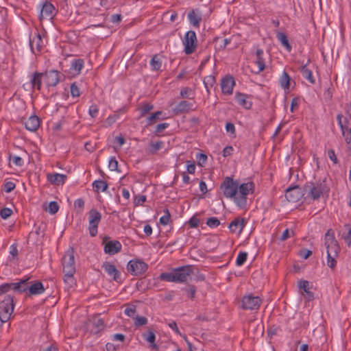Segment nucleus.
<instances>
[{"label":"nucleus","mask_w":351,"mask_h":351,"mask_svg":"<svg viewBox=\"0 0 351 351\" xmlns=\"http://www.w3.org/2000/svg\"><path fill=\"white\" fill-rule=\"evenodd\" d=\"M193 273V266L185 265L175 268L171 272L162 273L159 278L167 282L182 283L186 282Z\"/></svg>","instance_id":"f257e3e1"},{"label":"nucleus","mask_w":351,"mask_h":351,"mask_svg":"<svg viewBox=\"0 0 351 351\" xmlns=\"http://www.w3.org/2000/svg\"><path fill=\"white\" fill-rule=\"evenodd\" d=\"M20 293H25L27 296L40 295L45 291L40 281H29V279L26 278L20 280Z\"/></svg>","instance_id":"f03ea898"},{"label":"nucleus","mask_w":351,"mask_h":351,"mask_svg":"<svg viewBox=\"0 0 351 351\" xmlns=\"http://www.w3.org/2000/svg\"><path fill=\"white\" fill-rule=\"evenodd\" d=\"M303 191L304 195L306 197H309L313 200L318 199L320 196L328 191L326 184L324 182H307L303 186Z\"/></svg>","instance_id":"7ed1b4c3"},{"label":"nucleus","mask_w":351,"mask_h":351,"mask_svg":"<svg viewBox=\"0 0 351 351\" xmlns=\"http://www.w3.org/2000/svg\"><path fill=\"white\" fill-rule=\"evenodd\" d=\"M254 184L252 182L238 184V191L235 197V204L239 208H244L247 204V196L250 192H253Z\"/></svg>","instance_id":"20e7f679"},{"label":"nucleus","mask_w":351,"mask_h":351,"mask_svg":"<svg viewBox=\"0 0 351 351\" xmlns=\"http://www.w3.org/2000/svg\"><path fill=\"white\" fill-rule=\"evenodd\" d=\"M223 195L226 198L232 199L235 202V197L238 191V181L231 177H226L220 186Z\"/></svg>","instance_id":"39448f33"},{"label":"nucleus","mask_w":351,"mask_h":351,"mask_svg":"<svg viewBox=\"0 0 351 351\" xmlns=\"http://www.w3.org/2000/svg\"><path fill=\"white\" fill-rule=\"evenodd\" d=\"M14 311V297L8 295L5 299L0 302V320L1 322H6L10 317Z\"/></svg>","instance_id":"423d86ee"},{"label":"nucleus","mask_w":351,"mask_h":351,"mask_svg":"<svg viewBox=\"0 0 351 351\" xmlns=\"http://www.w3.org/2000/svg\"><path fill=\"white\" fill-rule=\"evenodd\" d=\"M263 302L262 298L249 293L243 296L241 300L242 308L244 310H258Z\"/></svg>","instance_id":"0eeeda50"},{"label":"nucleus","mask_w":351,"mask_h":351,"mask_svg":"<svg viewBox=\"0 0 351 351\" xmlns=\"http://www.w3.org/2000/svg\"><path fill=\"white\" fill-rule=\"evenodd\" d=\"M324 245L327 254H338L340 251L337 241L335 239L334 232L328 230L325 234Z\"/></svg>","instance_id":"6e6552de"},{"label":"nucleus","mask_w":351,"mask_h":351,"mask_svg":"<svg viewBox=\"0 0 351 351\" xmlns=\"http://www.w3.org/2000/svg\"><path fill=\"white\" fill-rule=\"evenodd\" d=\"M148 269V265L138 259L131 260L128 262L127 269L132 276H141Z\"/></svg>","instance_id":"1a4fd4ad"},{"label":"nucleus","mask_w":351,"mask_h":351,"mask_svg":"<svg viewBox=\"0 0 351 351\" xmlns=\"http://www.w3.org/2000/svg\"><path fill=\"white\" fill-rule=\"evenodd\" d=\"M101 215L96 209L93 208L88 213V230L91 237H95L97 234L98 225L101 221Z\"/></svg>","instance_id":"9d476101"},{"label":"nucleus","mask_w":351,"mask_h":351,"mask_svg":"<svg viewBox=\"0 0 351 351\" xmlns=\"http://www.w3.org/2000/svg\"><path fill=\"white\" fill-rule=\"evenodd\" d=\"M183 44L184 46V51L186 54L189 55L195 51L197 45V40L194 31L190 30L186 33Z\"/></svg>","instance_id":"9b49d317"},{"label":"nucleus","mask_w":351,"mask_h":351,"mask_svg":"<svg viewBox=\"0 0 351 351\" xmlns=\"http://www.w3.org/2000/svg\"><path fill=\"white\" fill-rule=\"evenodd\" d=\"M63 272L69 274L75 273L74 250L69 249L62 257Z\"/></svg>","instance_id":"f8f14e48"},{"label":"nucleus","mask_w":351,"mask_h":351,"mask_svg":"<svg viewBox=\"0 0 351 351\" xmlns=\"http://www.w3.org/2000/svg\"><path fill=\"white\" fill-rule=\"evenodd\" d=\"M44 73V83L47 88L54 87L58 84L62 74L56 70H50Z\"/></svg>","instance_id":"ddd939ff"},{"label":"nucleus","mask_w":351,"mask_h":351,"mask_svg":"<svg viewBox=\"0 0 351 351\" xmlns=\"http://www.w3.org/2000/svg\"><path fill=\"white\" fill-rule=\"evenodd\" d=\"M303 196H304L303 188L298 186L289 187L285 191V197L290 202H298Z\"/></svg>","instance_id":"4468645a"},{"label":"nucleus","mask_w":351,"mask_h":351,"mask_svg":"<svg viewBox=\"0 0 351 351\" xmlns=\"http://www.w3.org/2000/svg\"><path fill=\"white\" fill-rule=\"evenodd\" d=\"M29 45L33 53L37 54L40 52L44 46V42L39 33H35L29 38Z\"/></svg>","instance_id":"2eb2a0df"},{"label":"nucleus","mask_w":351,"mask_h":351,"mask_svg":"<svg viewBox=\"0 0 351 351\" xmlns=\"http://www.w3.org/2000/svg\"><path fill=\"white\" fill-rule=\"evenodd\" d=\"M235 85V81L232 76H226L221 82V91L225 95H232L233 88Z\"/></svg>","instance_id":"dca6fc26"},{"label":"nucleus","mask_w":351,"mask_h":351,"mask_svg":"<svg viewBox=\"0 0 351 351\" xmlns=\"http://www.w3.org/2000/svg\"><path fill=\"white\" fill-rule=\"evenodd\" d=\"M102 269L117 282L120 280V271L116 268L114 264L110 262H105L101 266Z\"/></svg>","instance_id":"f3484780"},{"label":"nucleus","mask_w":351,"mask_h":351,"mask_svg":"<svg viewBox=\"0 0 351 351\" xmlns=\"http://www.w3.org/2000/svg\"><path fill=\"white\" fill-rule=\"evenodd\" d=\"M55 14V8L52 3L46 1L42 7L40 14V19L43 20L44 19H51Z\"/></svg>","instance_id":"a211bd4d"},{"label":"nucleus","mask_w":351,"mask_h":351,"mask_svg":"<svg viewBox=\"0 0 351 351\" xmlns=\"http://www.w3.org/2000/svg\"><path fill=\"white\" fill-rule=\"evenodd\" d=\"M121 243L119 241H110L104 245V252L110 255H114L121 250Z\"/></svg>","instance_id":"6ab92c4d"},{"label":"nucleus","mask_w":351,"mask_h":351,"mask_svg":"<svg viewBox=\"0 0 351 351\" xmlns=\"http://www.w3.org/2000/svg\"><path fill=\"white\" fill-rule=\"evenodd\" d=\"M246 221L244 218L237 217L229 224V229L232 233H241L245 226Z\"/></svg>","instance_id":"aec40b11"},{"label":"nucleus","mask_w":351,"mask_h":351,"mask_svg":"<svg viewBox=\"0 0 351 351\" xmlns=\"http://www.w3.org/2000/svg\"><path fill=\"white\" fill-rule=\"evenodd\" d=\"M195 110V107H194L193 104L188 101L183 100L176 105V106L173 109V111L176 114H179L187 112L190 110Z\"/></svg>","instance_id":"412c9836"},{"label":"nucleus","mask_w":351,"mask_h":351,"mask_svg":"<svg viewBox=\"0 0 351 351\" xmlns=\"http://www.w3.org/2000/svg\"><path fill=\"white\" fill-rule=\"evenodd\" d=\"M44 82V73L36 71L32 73L30 82L33 90H40L42 82Z\"/></svg>","instance_id":"4be33fe9"},{"label":"nucleus","mask_w":351,"mask_h":351,"mask_svg":"<svg viewBox=\"0 0 351 351\" xmlns=\"http://www.w3.org/2000/svg\"><path fill=\"white\" fill-rule=\"evenodd\" d=\"M21 288V285L20 284V280L16 282L3 283L0 285V295L10 291H14V292L20 293Z\"/></svg>","instance_id":"5701e85b"},{"label":"nucleus","mask_w":351,"mask_h":351,"mask_svg":"<svg viewBox=\"0 0 351 351\" xmlns=\"http://www.w3.org/2000/svg\"><path fill=\"white\" fill-rule=\"evenodd\" d=\"M24 124L27 130L35 132L40 126V119L36 115H32L25 121Z\"/></svg>","instance_id":"b1692460"},{"label":"nucleus","mask_w":351,"mask_h":351,"mask_svg":"<svg viewBox=\"0 0 351 351\" xmlns=\"http://www.w3.org/2000/svg\"><path fill=\"white\" fill-rule=\"evenodd\" d=\"M234 97L236 101L244 108L250 109L252 108V103L247 99L249 97L247 95L237 92L235 93Z\"/></svg>","instance_id":"393cba45"},{"label":"nucleus","mask_w":351,"mask_h":351,"mask_svg":"<svg viewBox=\"0 0 351 351\" xmlns=\"http://www.w3.org/2000/svg\"><path fill=\"white\" fill-rule=\"evenodd\" d=\"M188 19L193 27L198 28L202 21V14L197 10H192L188 14Z\"/></svg>","instance_id":"a878e982"},{"label":"nucleus","mask_w":351,"mask_h":351,"mask_svg":"<svg viewBox=\"0 0 351 351\" xmlns=\"http://www.w3.org/2000/svg\"><path fill=\"white\" fill-rule=\"evenodd\" d=\"M90 321L94 326V329L92 330L93 333L97 334L104 330L105 327L104 321L99 315L93 316Z\"/></svg>","instance_id":"bb28decb"},{"label":"nucleus","mask_w":351,"mask_h":351,"mask_svg":"<svg viewBox=\"0 0 351 351\" xmlns=\"http://www.w3.org/2000/svg\"><path fill=\"white\" fill-rule=\"evenodd\" d=\"M47 180L53 184L60 185L65 182L66 176L58 173H49L47 174Z\"/></svg>","instance_id":"cd10ccee"},{"label":"nucleus","mask_w":351,"mask_h":351,"mask_svg":"<svg viewBox=\"0 0 351 351\" xmlns=\"http://www.w3.org/2000/svg\"><path fill=\"white\" fill-rule=\"evenodd\" d=\"M263 50L261 49H258L256 51V60L255 61V64L258 66V71H256V73L261 72L265 68V59L263 58Z\"/></svg>","instance_id":"c85d7f7f"},{"label":"nucleus","mask_w":351,"mask_h":351,"mask_svg":"<svg viewBox=\"0 0 351 351\" xmlns=\"http://www.w3.org/2000/svg\"><path fill=\"white\" fill-rule=\"evenodd\" d=\"M276 38L280 42L281 45L290 52L292 49V47L290 45L287 35L283 32H277Z\"/></svg>","instance_id":"c756f323"},{"label":"nucleus","mask_w":351,"mask_h":351,"mask_svg":"<svg viewBox=\"0 0 351 351\" xmlns=\"http://www.w3.org/2000/svg\"><path fill=\"white\" fill-rule=\"evenodd\" d=\"M291 77L286 71H283L279 78V84L285 90H289L290 87Z\"/></svg>","instance_id":"7c9ffc66"},{"label":"nucleus","mask_w":351,"mask_h":351,"mask_svg":"<svg viewBox=\"0 0 351 351\" xmlns=\"http://www.w3.org/2000/svg\"><path fill=\"white\" fill-rule=\"evenodd\" d=\"M203 82L208 95H210L211 88H213L216 83L215 77L213 75H208L204 77Z\"/></svg>","instance_id":"2f4dec72"},{"label":"nucleus","mask_w":351,"mask_h":351,"mask_svg":"<svg viewBox=\"0 0 351 351\" xmlns=\"http://www.w3.org/2000/svg\"><path fill=\"white\" fill-rule=\"evenodd\" d=\"M300 72L302 76L311 84H313L315 83V80L313 76V73L309 69L307 68L306 65H304L301 67Z\"/></svg>","instance_id":"473e14b6"},{"label":"nucleus","mask_w":351,"mask_h":351,"mask_svg":"<svg viewBox=\"0 0 351 351\" xmlns=\"http://www.w3.org/2000/svg\"><path fill=\"white\" fill-rule=\"evenodd\" d=\"M93 187L94 190L97 193L99 191H105L108 188V184L104 180H98L93 182Z\"/></svg>","instance_id":"72a5a7b5"},{"label":"nucleus","mask_w":351,"mask_h":351,"mask_svg":"<svg viewBox=\"0 0 351 351\" xmlns=\"http://www.w3.org/2000/svg\"><path fill=\"white\" fill-rule=\"evenodd\" d=\"M84 62L82 59H76L71 62V69L74 70L77 74H80L84 67Z\"/></svg>","instance_id":"f704fd0d"},{"label":"nucleus","mask_w":351,"mask_h":351,"mask_svg":"<svg viewBox=\"0 0 351 351\" xmlns=\"http://www.w3.org/2000/svg\"><path fill=\"white\" fill-rule=\"evenodd\" d=\"M64 282L66 284L67 288H71L75 284V280L73 277L75 273L69 274L64 272Z\"/></svg>","instance_id":"c9c22d12"},{"label":"nucleus","mask_w":351,"mask_h":351,"mask_svg":"<svg viewBox=\"0 0 351 351\" xmlns=\"http://www.w3.org/2000/svg\"><path fill=\"white\" fill-rule=\"evenodd\" d=\"M150 66L152 70L158 71L162 66V62L158 55H154L150 61Z\"/></svg>","instance_id":"e433bc0d"},{"label":"nucleus","mask_w":351,"mask_h":351,"mask_svg":"<svg viewBox=\"0 0 351 351\" xmlns=\"http://www.w3.org/2000/svg\"><path fill=\"white\" fill-rule=\"evenodd\" d=\"M143 337L145 340L152 343V348L154 349H157L158 346L154 343L156 339V335L152 331H148L147 333H144Z\"/></svg>","instance_id":"4c0bfd02"},{"label":"nucleus","mask_w":351,"mask_h":351,"mask_svg":"<svg viewBox=\"0 0 351 351\" xmlns=\"http://www.w3.org/2000/svg\"><path fill=\"white\" fill-rule=\"evenodd\" d=\"M164 145V143L162 141H158L156 143H152L149 145V153L151 154H156L158 150H160Z\"/></svg>","instance_id":"58836bf2"},{"label":"nucleus","mask_w":351,"mask_h":351,"mask_svg":"<svg viewBox=\"0 0 351 351\" xmlns=\"http://www.w3.org/2000/svg\"><path fill=\"white\" fill-rule=\"evenodd\" d=\"M182 290L186 292L189 298L194 300L196 293V287L195 285H188L186 287L183 288Z\"/></svg>","instance_id":"ea45409f"},{"label":"nucleus","mask_w":351,"mask_h":351,"mask_svg":"<svg viewBox=\"0 0 351 351\" xmlns=\"http://www.w3.org/2000/svg\"><path fill=\"white\" fill-rule=\"evenodd\" d=\"M70 91L73 97H77L80 96L81 93L77 82H74L71 84Z\"/></svg>","instance_id":"a19ab883"},{"label":"nucleus","mask_w":351,"mask_h":351,"mask_svg":"<svg viewBox=\"0 0 351 351\" xmlns=\"http://www.w3.org/2000/svg\"><path fill=\"white\" fill-rule=\"evenodd\" d=\"M162 114V111H157L152 114H151L149 117L147 119V125H152L154 123H155L157 120L160 119V116Z\"/></svg>","instance_id":"79ce46f5"},{"label":"nucleus","mask_w":351,"mask_h":351,"mask_svg":"<svg viewBox=\"0 0 351 351\" xmlns=\"http://www.w3.org/2000/svg\"><path fill=\"white\" fill-rule=\"evenodd\" d=\"M247 258V253L245 252H240L237 256L236 260V265L237 266H241L246 261Z\"/></svg>","instance_id":"37998d69"},{"label":"nucleus","mask_w":351,"mask_h":351,"mask_svg":"<svg viewBox=\"0 0 351 351\" xmlns=\"http://www.w3.org/2000/svg\"><path fill=\"white\" fill-rule=\"evenodd\" d=\"M154 108V106L152 104L146 103L141 106L140 108V116L144 117L146 114H147L149 111H151Z\"/></svg>","instance_id":"c03bdc74"},{"label":"nucleus","mask_w":351,"mask_h":351,"mask_svg":"<svg viewBox=\"0 0 351 351\" xmlns=\"http://www.w3.org/2000/svg\"><path fill=\"white\" fill-rule=\"evenodd\" d=\"M206 225L211 228H217L220 225V221L215 217H210L206 221Z\"/></svg>","instance_id":"a18cd8bd"},{"label":"nucleus","mask_w":351,"mask_h":351,"mask_svg":"<svg viewBox=\"0 0 351 351\" xmlns=\"http://www.w3.org/2000/svg\"><path fill=\"white\" fill-rule=\"evenodd\" d=\"M337 254H327V265L331 268L335 269L337 265V261L335 260Z\"/></svg>","instance_id":"49530a36"},{"label":"nucleus","mask_w":351,"mask_h":351,"mask_svg":"<svg viewBox=\"0 0 351 351\" xmlns=\"http://www.w3.org/2000/svg\"><path fill=\"white\" fill-rule=\"evenodd\" d=\"M342 117L343 116L341 114H338L337 117V119L341 131H343V129H346L351 125V123L346 118H345V123H343L341 121Z\"/></svg>","instance_id":"de8ad7c7"},{"label":"nucleus","mask_w":351,"mask_h":351,"mask_svg":"<svg viewBox=\"0 0 351 351\" xmlns=\"http://www.w3.org/2000/svg\"><path fill=\"white\" fill-rule=\"evenodd\" d=\"M165 215L160 218V223L163 225H167L169 223L171 215L168 209L164 210Z\"/></svg>","instance_id":"09e8293b"},{"label":"nucleus","mask_w":351,"mask_h":351,"mask_svg":"<svg viewBox=\"0 0 351 351\" xmlns=\"http://www.w3.org/2000/svg\"><path fill=\"white\" fill-rule=\"evenodd\" d=\"M59 209V206L56 202L52 201L49 203L47 210L51 215L56 214Z\"/></svg>","instance_id":"8fccbe9b"},{"label":"nucleus","mask_w":351,"mask_h":351,"mask_svg":"<svg viewBox=\"0 0 351 351\" xmlns=\"http://www.w3.org/2000/svg\"><path fill=\"white\" fill-rule=\"evenodd\" d=\"M99 113V108L96 104H92L88 109V114L92 118H95Z\"/></svg>","instance_id":"3c124183"},{"label":"nucleus","mask_w":351,"mask_h":351,"mask_svg":"<svg viewBox=\"0 0 351 351\" xmlns=\"http://www.w3.org/2000/svg\"><path fill=\"white\" fill-rule=\"evenodd\" d=\"M147 319L145 317L136 316L134 318V325L141 326L147 324Z\"/></svg>","instance_id":"603ef678"},{"label":"nucleus","mask_w":351,"mask_h":351,"mask_svg":"<svg viewBox=\"0 0 351 351\" xmlns=\"http://www.w3.org/2000/svg\"><path fill=\"white\" fill-rule=\"evenodd\" d=\"M294 235L293 230H290L289 229L287 228L282 234L280 240L281 241H284L289 239L291 237H293Z\"/></svg>","instance_id":"864d4df0"},{"label":"nucleus","mask_w":351,"mask_h":351,"mask_svg":"<svg viewBox=\"0 0 351 351\" xmlns=\"http://www.w3.org/2000/svg\"><path fill=\"white\" fill-rule=\"evenodd\" d=\"M12 214V210L9 208H3L0 211V215L2 219H6Z\"/></svg>","instance_id":"5fc2aeb1"},{"label":"nucleus","mask_w":351,"mask_h":351,"mask_svg":"<svg viewBox=\"0 0 351 351\" xmlns=\"http://www.w3.org/2000/svg\"><path fill=\"white\" fill-rule=\"evenodd\" d=\"M108 167L111 171H117L118 170V162L116 160L115 157H112L109 160Z\"/></svg>","instance_id":"6e6d98bb"},{"label":"nucleus","mask_w":351,"mask_h":351,"mask_svg":"<svg viewBox=\"0 0 351 351\" xmlns=\"http://www.w3.org/2000/svg\"><path fill=\"white\" fill-rule=\"evenodd\" d=\"M11 159H12V161L16 166L22 167L23 165V160L21 157L17 156H12L10 155L9 160H10Z\"/></svg>","instance_id":"4d7b16f0"},{"label":"nucleus","mask_w":351,"mask_h":351,"mask_svg":"<svg viewBox=\"0 0 351 351\" xmlns=\"http://www.w3.org/2000/svg\"><path fill=\"white\" fill-rule=\"evenodd\" d=\"M191 92V88L189 87L182 88L180 90V97L182 98H190Z\"/></svg>","instance_id":"13d9d810"},{"label":"nucleus","mask_w":351,"mask_h":351,"mask_svg":"<svg viewBox=\"0 0 351 351\" xmlns=\"http://www.w3.org/2000/svg\"><path fill=\"white\" fill-rule=\"evenodd\" d=\"M15 187H16V185L13 182H11V181L7 182L4 184V191L6 193H10L15 189Z\"/></svg>","instance_id":"bf43d9fd"},{"label":"nucleus","mask_w":351,"mask_h":351,"mask_svg":"<svg viewBox=\"0 0 351 351\" xmlns=\"http://www.w3.org/2000/svg\"><path fill=\"white\" fill-rule=\"evenodd\" d=\"M199 223V219L197 218L195 216L192 217L189 221V224L191 228H197Z\"/></svg>","instance_id":"052dcab7"},{"label":"nucleus","mask_w":351,"mask_h":351,"mask_svg":"<svg viewBox=\"0 0 351 351\" xmlns=\"http://www.w3.org/2000/svg\"><path fill=\"white\" fill-rule=\"evenodd\" d=\"M298 286L300 289H303L305 293L309 290V282L307 280H304L299 281Z\"/></svg>","instance_id":"680f3d73"},{"label":"nucleus","mask_w":351,"mask_h":351,"mask_svg":"<svg viewBox=\"0 0 351 351\" xmlns=\"http://www.w3.org/2000/svg\"><path fill=\"white\" fill-rule=\"evenodd\" d=\"M187 164V171L189 173L193 174L195 171V165L194 162H191L190 160L186 161Z\"/></svg>","instance_id":"e2e57ef3"},{"label":"nucleus","mask_w":351,"mask_h":351,"mask_svg":"<svg viewBox=\"0 0 351 351\" xmlns=\"http://www.w3.org/2000/svg\"><path fill=\"white\" fill-rule=\"evenodd\" d=\"M328 156L334 164H337L338 160L333 149H331L328 151Z\"/></svg>","instance_id":"0e129e2a"},{"label":"nucleus","mask_w":351,"mask_h":351,"mask_svg":"<svg viewBox=\"0 0 351 351\" xmlns=\"http://www.w3.org/2000/svg\"><path fill=\"white\" fill-rule=\"evenodd\" d=\"M124 313L128 317H133L136 313V308H135V306L127 307L124 310Z\"/></svg>","instance_id":"69168bd1"},{"label":"nucleus","mask_w":351,"mask_h":351,"mask_svg":"<svg viewBox=\"0 0 351 351\" xmlns=\"http://www.w3.org/2000/svg\"><path fill=\"white\" fill-rule=\"evenodd\" d=\"M197 159L198 160V164L202 166L207 160V156L204 154H199L197 155Z\"/></svg>","instance_id":"338daca9"},{"label":"nucleus","mask_w":351,"mask_h":351,"mask_svg":"<svg viewBox=\"0 0 351 351\" xmlns=\"http://www.w3.org/2000/svg\"><path fill=\"white\" fill-rule=\"evenodd\" d=\"M169 126V124L168 123H162L156 126V132H162L163 130H165L166 128H167Z\"/></svg>","instance_id":"774afa93"}]
</instances>
